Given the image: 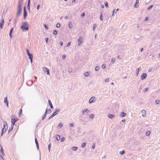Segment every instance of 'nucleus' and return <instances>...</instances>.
Here are the masks:
<instances>
[{"instance_id": "nucleus-1", "label": "nucleus", "mask_w": 160, "mask_h": 160, "mask_svg": "<svg viewBox=\"0 0 160 160\" xmlns=\"http://www.w3.org/2000/svg\"><path fill=\"white\" fill-rule=\"evenodd\" d=\"M23 0L19 1L18 2V6L17 9V13L16 15V17L18 18L19 17L22 12V2Z\"/></svg>"}, {"instance_id": "nucleus-2", "label": "nucleus", "mask_w": 160, "mask_h": 160, "mask_svg": "<svg viewBox=\"0 0 160 160\" xmlns=\"http://www.w3.org/2000/svg\"><path fill=\"white\" fill-rule=\"evenodd\" d=\"M21 29L22 31H26L28 29V24L27 22H24L22 23Z\"/></svg>"}, {"instance_id": "nucleus-3", "label": "nucleus", "mask_w": 160, "mask_h": 160, "mask_svg": "<svg viewBox=\"0 0 160 160\" xmlns=\"http://www.w3.org/2000/svg\"><path fill=\"white\" fill-rule=\"evenodd\" d=\"M18 120V119L16 118L14 115L12 116L11 118V122L12 124V128H13V125L15 124V123Z\"/></svg>"}, {"instance_id": "nucleus-4", "label": "nucleus", "mask_w": 160, "mask_h": 160, "mask_svg": "<svg viewBox=\"0 0 160 160\" xmlns=\"http://www.w3.org/2000/svg\"><path fill=\"white\" fill-rule=\"evenodd\" d=\"M83 39V38L82 37L80 36L79 38L77 39V41L79 42L78 43V46H80L81 45Z\"/></svg>"}, {"instance_id": "nucleus-5", "label": "nucleus", "mask_w": 160, "mask_h": 160, "mask_svg": "<svg viewBox=\"0 0 160 160\" xmlns=\"http://www.w3.org/2000/svg\"><path fill=\"white\" fill-rule=\"evenodd\" d=\"M4 127L2 128V132L1 135L2 136L3 134L6 132L8 129V126H5V125H3Z\"/></svg>"}, {"instance_id": "nucleus-6", "label": "nucleus", "mask_w": 160, "mask_h": 160, "mask_svg": "<svg viewBox=\"0 0 160 160\" xmlns=\"http://www.w3.org/2000/svg\"><path fill=\"white\" fill-rule=\"evenodd\" d=\"M27 16V13L26 10V7H24L23 8V18L24 19H25Z\"/></svg>"}, {"instance_id": "nucleus-7", "label": "nucleus", "mask_w": 160, "mask_h": 160, "mask_svg": "<svg viewBox=\"0 0 160 160\" xmlns=\"http://www.w3.org/2000/svg\"><path fill=\"white\" fill-rule=\"evenodd\" d=\"M147 77V74L146 73H143L141 76V79L142 80L145 79Z\"/></svg>"}, {"instance_id": "nucleus-8", "label": "nucleus", "mask_w": 160, "mask_h": 160, "mask_svg": "<svg viewBox=\"0 0 160 160\" xmlns=\"http://www.w3.org/2000/svg\"><path fill=\"white\" fill-rule=\"evenodd\" d=\"M43 71L45 72H47V74L48 75H50L49 70L48 68L45 67H43Z\"/></svg>"}, {"instance_id": "nucleus-9", "label": "nucleus", "mask_w": 160, "mask_h": 160, "mask_svg": "<svg viewBox=\"0 0 160 160\" xmlns=\"http://www.w3.org/2000/svg\"><path fill=\"white\" fill-rule=\"evenodd\" d=\"M59 110H56L55 112H54L53 113L50 117L49 119L51 118H52L53 117L56 115L58 112Z\"/></svg>"}, {"instance_id": "nucleus-10", "label": "nucleus", "mask_w": 160, "mask_h": 160, "mask_svg": "<svg viewBox=\"0 0 160 160\" xmlns=\"http://www.w3.org/2000/svg\"><path fill=\"white\" fill-rule=\"evenodd\" d=\"M95 98L94 97H92L91 98L89 101V102L90 103H93L94 102L95 100Z\"/></svg>"}, {"instance_id": "nucleus-11", "label": "nucleus", "mask_w": 160, "mask_h": 160, "mask_svg": "<svg viewBox=\"0 0 160 160\" xmlns=\"http://www.w3.org/2000/svg\"><path fill=\"white\" fill-rule=\"evenodd\" d=\"M0 151L2 155H4V153L2 145L0 144Z\"/></svg>"}, {"instance_id": "nucleus-12", "label": "nucleus", "mask_w": 160, "mask_h": 160, "mask_svg": "<svg viewBox=\"0 0 160 160\" xmlns=\"http://www.w3.org/2000/svg\"><path fill=\"white\" fill-rule=\"evenodd\" d=\"M13 28H12L10 30L9 34L11 38H12V33L13 31Z\"/></svg>"}, {"instance_id": "nucleus-13", "label": "nucleus", "mask_w": 160, "mask_h": 160, "mask_svg": "<svg viewBox=\"0 0 160 160\" xmlns=\"http://www.w3.org/2000/svg\"><path fill=\"white\" fill-rule=\"evenodd\" d=\"M89 111L88 110V109H84L82 110V114H84L85 112H88Z\"/></svg>"}, {"instance_id": "nucleus-14", "label": "nucleus", "mask_w": 160, "mask_h": 160, "mask_svg": "<svg viewBox=\"0 0 160 160\" xmlns=\"http://www.w3.org/2000/svg\"><path fill=\"white\" fill-rule=\"evenodd\" d=\"M4 102L6 104L7 107H8V102L7 100V97H6L4 99Z\"/></svg>"}, {"instance_id": "nucleus-15", "label": "nucleus", "mask_w": 160, "mask_h": 160, "mask_svg": "<svg viewBox=\"0 0 160 160\" xmlns=\"http://www.w3.org/2000/svg\"><path fill=\"white\" fill-rule=\"evenodd\" d=\"M121 77L123 78H126L127 77L126 74L125 73H122L121 75Z\"/></svg>"}, {"instance_id": "nucleus-16", "label": "nucleus", "mask_w": 160, "mask_h": 160, "mask_svg": "<svg viewBox=\"0 0 160 160\" xmlns=\"http://www.w3.org/2000/svg\"><path fill=\"white\" fill-rule=\"evenodd\" d=\"M146 111L145 110H143L142 112V115L143 117H145L146 114Z\"/></svg>"}, {"instance_id": "nucleus-17", "label": "nucleus", "mask_w": 160, "mask_h": 160, "mask_svg": "<svg viewBox=\"0 0 160 160\" xmlns=\"http://www.w3.org/2000/svg\"><path fill=\"white\" fill-rule=\"evenodd\" d=\"M126 115V114L124 112H122L120 114V116L121 117H124Z\"/></svg>"}, {"instance_id": "nucleus-18", "label": "nucleus", "mask_w": 160, "mask_h": 160, "mask_svg": "<svg viewBox=\"0 0 160 160\" xmlns=\"http://www.w3.org/2000/svg\"><path fill=\"white\" fill-rule=\"evenodd\" d=\"M48 103H49V104L51 108H53L52 105V103L51 101L49 100H48Z\"/></svg>"}, {"instance_id": "nucleus-19", "label": "nucleus", "mask_w": 160, "mask_h": 160, "mask_svg": "<svg viewBox=\"0 0 160 160\" xmlns=\"http://www.w3.org/2000/svg\"><path fill=\"white\" fill-rule=\"evenodd\" d=\"M28 56L29 57V58L31 59V58H33V55L32 53H30L28 54Z\"/></svg>"}, {"instance_id": "nucleus-20", "label": "nucleus", "mask_w": 160, "mask_h": 160, "mask_svg": "<svg viewBox=\"0 0 160 160\" xmlns=\"http://www.w3.org/2000/svg\"><path fill=\"white\" fill-rule=\"evenodd\" d=\"M60 136L58 135H56V138L57 140L58 141L60 139Z\"/></svg>"}, {"instance_id": "nucleus-21", "label": "nucleus", "mask_w": 160, "mask_h": 160, "mask_svg": "<svg viewBox=\"0 0 160 160\" xmlns=\"http://www.w3.org/2000/svg\"><path fill=\"white\" fill-rule=\"evenodd\" d=\"M69 28L70 29H71L72 27V25L71 22H70L68 24Z\"/></svg>"}, {"instance_id": "nucleus-22", "label": "nucleus", "mask_w": 160, "mask_h": 160, "mask_svg": "<svg viewBox=\"0 0 160 160\" xmlns=\"http://www.w3.org/2000/svg\"><path fill=\"white\" fill-rule=\"evenodd\" d=\"M108 117L110 118H112L114 117V115L112 114H109L108 115Z\"/></svg>"}, {"instance_id": "nucleus-23", "label": "nucleus", "mask_w": 160, "mask_h": 160, "mask_svg": "<svg viewBox=\"0 0 160 160\" xmlns=\"http://www.w3.org/2000/svg\"><path fill=\"white\" fill-rule=\"evenodd\" d=\"M84 76L87 77L89 75V72H86L84 73Z\"/></svg>"}, {"instance_id": "nucleus-24", "label": "nucleus", "mask_w": 160, "mask_h": 160, "mask_svg": "<svg viewBox=\"0 0 160 160\" xmlns=\"http://www.w3.org/2000/svg\"><path fill=\"white\" fill-rule=\"evenodd\" d=\"M35 142H36V144L37 145V147L38 148V147H39L38 143L37 141V139L36 138L35 139Z\"/></svg>"}, {"instance_id": "nucleus-25", "label": "nucleus", "mask_w": 160, "mask_h": 160, "mask_svg": "<svg viewBox=\"0 0 160 160\" xmlns=\"http://www.w3.org/2000/svg\"><path fill=\"white\" fill-rule=\"evenodd\" d=\"M58 33V31L56 30H53V34L54 35H56Z\"/></svg>"}, {"instance_id": "nucleus-26", "label": "nucleus", "mask_w": 160, "mask_h": 160, "mask_svg": "<svg viewBox=\"0 0 160 160\" xmlns=\"http://www.w3.org/2000/svg\"><path fill=\"white\" fill-rule=\"evenodd\" d=\"M61 24L60 23H58L56 25V27L58 28H59L60 27Z\"/></svg>"}, {"instance_id": "nucleus-27", "label": "nucleus", "mask_w": 160, "mask_h": 160, "mask_svg": "<svg viewBox=\"0 0 160 160\" xmlns=\"http://www.w3.org/2000/svg\"><path fill=\"white\" fill-rule=\"evenodd\" d=\"M99 69V67L98 66H97L95 68V70L96 71H98Z\"/></svg>"}, {"instance_id": "nucleus-28", "label": "nucleus", "mask_w": 160, "mask_h": 160, "mask_svg": "<svg viewBox=\"0 0 160 160\" xmlns=\"http://www.w3.org/2000/svg\"><path fill=\"white\" fill-rule=\"evenodd\" d=\"M151 133V132L150 131H148V132H147L146 133V134L147 136H148L149 135H150V134Z\"/></svg>"}, {"instance_id": "nucleus-29", "label": "nucleus", "mask_w": 160, "mask_h": 160, "mask_svg": "<svg viewBox=\"0 0 160 160\" xmlns=\"http://www.w3.org/2000/svg\"><path fill=\"white\" fill-rule=\"evenodd\" d=\"M154 5H151L148 8V10H149L151 9L153 7Z\"/></svg>"}, {"instance_id": "nucleus-30", "label": "nucleus", "mask_w": 160, "mask_h": 160, "mask_svg": "<svg viewBox=\"0 0 160 160\" xmlns=\"http://www.w3.org/2000/svg\"><path fill=\"white\" fill-rule=\"evenodd\" d=\"M105 5L106 8H108V4L107 2H105Z\"/></svg>"}, {"instance_id": "nucleus-31", "label": "nucleus", "mask_w": 160, "mask_h": 160, "mask_svg": "<svg viewBox=\"0 0 160 160\" xmlns=\"http://www.w3.org/2000/svg\"><path fill=\"white\" fill-rule=\"evenodd\" d=\"M115 59L114 58H112V63H114L115 62Z\"/></svg>"}, {"instance_id": "nucleus-32", "label": "nucleus", "mask_w": 160, "mask_h": 160, "mask_svg": "<svg viewBox=\"0 0 160 160\" xmlns=\"http://www.w3.org/2000/svg\"><path fill=\"white\" fill-rule=\"evenodd\" d=\"M72 149L73 150L75 151V150H76L77 149V147H72Z\"/></svg>"}, {"instance_id": "nucleus-33", "label": "nucleus", "mask_w": 160, "mask_h": 160, "mask_svg": "<svg viewBox=\"0 0 160 160\" xmlns=\"http://www.w3.org/2000/svg\"><path fill=\"white\" fill-rule=\"evenodd\" d=\"M93 31H94L95 30V28L96 27H97V25L96 24H94V25H93Z\"/></svg>"}, {"instance_id": "nucleus-34", "label": "nucleus", "mask_w": 160, "mask_h": 160, "mask_svg": "<svg viewBox=\"0 0 160 160\" xmlns=\"http://www.w3.org/2000/svg\"><path fill=\"white\" fill-rule=\"evenodd\" d=\"M156 102L157 104H159L160 102V101L159 100H157L156 101Z\"/></svg>"}, {"instance_id": "nucleus-35", "label": "nucleus", "mask_w": 160, "mask_h": 160, "mask_svg": "<svg viewBox=\"0 0 160 160\" xmlns=\"http://www.w3.org/2000/svg\"><path fill=\"white\" fill-rule=\"evenodd\" d=\"M100 19L101 20H103V18H102V13H101V14L100 15Z\"/></svg>"}, {"instance_id": "nucleus-36", "label": "nucleus", "mask_w": 160, "mask_h": 160, "mask_svg": "<svg viewBox=\"0 0 160 160\" xmlns=\"http://www.w3.org/2000/svg\"><path fill=\"white\" fill-rule=\"evenodd\" d=\"M124 153H125V152H124V151H120L119 152L120 154L121 155L123 154Z\"/></svg>"}, {"instance_id": "nucleus-37", "label": "nucleus", "mask_w": 160, "mask_h": 160, "mask_svg": "<svg viewBox=\"0 0 160 160\" xmlns=\"http://www.w3.org/2000/svg\"><path fill=\"white\" fill-rule=\"evenodd\" d=\"M106 65L105 64H102V68H103V69H104L106 67Z\"/></svg>"}, {"instance_id": "nucleus-38", "label": "nucleus", "mask_w": 160, "mask_h": 160, "mask_svg": "<svg viewBox=\"0 0 160 160\" xmlns=\"http://www.w3.org/2000/svg\"><path fill=\"white\" fill-rule=\"evenodd\" d=\"M86 143H83L82 145V147L83 148H84L86 146Z\"/></svg>"}, {"instance_id": "nucleus-39", "label": "nucleus", "mask_w": 160, "mask_h": 160, "mask_svg": "<svg viewBox=\"0 0 160 160\" xmlns=\"http://www.w3.org/2000/svg\"><path fill=\"white\" fill-rule=\"evenodd\" d=\"M27 8L28 9V10L30 11V4H28L27 5Z\"/></svg>"}, {"instance_id": "nucleus-40", "label": "nucleus", "mask_w": 160, "mask_h": 160, "mask_svg": "<svg viewBox=\"0 0 160 160\" xmlns=\"http://www.w3.org/2000/svg\"><path fill=\"white\" fill-rule=\"evenodd\" d=\"M117 12V11H115V9H114L113 12H112V16H113V14H114L115 13H116V12Z\"/></svg>"}, {"instance_id": "nucleus-41", "label": "nucleus", "mask_w": 160, "mask_h": 160, "mask_svg": "<svg viewBox=\"0 0 160 160\" xmlns=\"http://www.w3.org/2000/svg\"><path fill=\"white\" fill-rule=\"evenodd\" d=\"M3 26V24L0 23V28H2Z\"/></svg>"}, {"instance_id": "nucleus-42", "label": "nucleus", "mask_w": 160, "mask_h": 160, "mask_svg": "<svg viewBox=\"0 0 160 160\" xmlns=\"http://www.w3.org/2000/svg\"><path fill=\"white\" fill-rule=\"evenodd\" d=\"M65 139V138L64 137H62L61 140V142H63L64 141Z\"/></svg>"}, {"instance_id": "nucleus-43", "label": "nucleus", "mask_w": 160, "mask_h": 160, "mask_svg": "<svg viewBox=\"0 0 160 160\" xmlns=\"http://www.w3.org/2000/svg\"><path fill=\"white\" fill-rule=\"evenodd\" d=\"M44 26L45 28L46 29H48V26L47 25L44 24Z\"/></svg>"}, {"instance_id": "nucleus-44", "label": "nucleus", "mask_w": 160, "mask_h": 160, "mask_svg": "<svg viewBox=\"0 0 160 160\" xmlns=\"http://www.w3.org/2000/svg\"><path fill=\"white\" fill-rule=\"evenodd\" d=\"M94 116L93 114H92L90 116V118H94Z\"/></svg>"}, {"instance_id": "nucleus-45", "label": "nucleus", "mask_w": 160, "mask_h": 160, "mask_svg": "<svg viewBox=\"0 0 160 160\" xmlns=\"http://www.w3.org/2000/svg\"><path fill=\"white\" fill-rule=\"evenodd\" d=\"M85 13L84 12H83V13H82V14H81V16L82 17H84L85 16Z\"/></svg>"}, {"instance_id": "nucleus-46", "label": "nucleus", "mask_w": 160, "mask_h": 160, "mask_svg": "<svg viewBox=\"0 0 160 160\" xmlns=\"http://www.w3.org/2000/svg\"><path fill=\"white\" fill-rule=\"evenodd\" d=\"M45 41L46 42H48V38H45Z\"/></svg>"}, {"instance_id": "nucleus-47", "label": "nucleus", "mask_w": 160, "mask_h": 160, "mask_svg": "<svg viewBox=\"0 0 160 160\" xmlns=\"http://www.w3.org/2000/svg\"><path fill=\"white\" fill-rule=\"evenodd\" d=\"M66 58V56L65 55H63L62 56V58L63 60L64 59Z\"/></svg>"}, {"instance_id": "nucleus-48", "label": "nucleus", "mask_w": 160, "mask_h": 160, "mask_svg": "<svg viewBox=\"0 0 160 160\" xmlns=\"http://www.w3.org/2000/svg\"><path fill=\"white\" fill-rule=\"evenodd\" d=\"M4 19H2L1 21V22L0 23H2V24H4Z\"/></svg>"}, {"instance_id": "nucleus-49", "label": "nucleus", "mask_w": 160, "mask_h": 160, "mask_svg": "<svg viewBox=\"0 0 160 160\" xmlns=\"http://www.w3.org/2000/svg\"><path fill=\"white\" fill-rule=\"evenodd\" d=\"M62 123H60L59 124H58V126L59 127H61L62 126Z\"/></svg>"}, {"instance_id": "nucleus-50", "label": "nucleus", "mask_w": 160, "mask_h": 160, "mask_svg": "<svg viewBox=\"0 0 160 160\" xmlns=\"http://www.w3.org/2000/svg\"><path fill=\"white\" fill-rule=\"evenodd\" d=\"M69 126L71 127H73V124L72 123H70L69 125Z\"/></svg>"}, {"instance_id": "nucleus-51", "label": "nucleus", "mask_w": 160, "mask_h": 160, "mask_svg": "<svg viewBox=\"0 0 160 160\" xmlns=\"http://www.w3.org/2000/svg\"><path fill=\"white\" fill-rule=\"evenodd\" d=\"M40 8V5L38 4V5L37 6V9L38 10Z\"/></svg>"}, {"instance_id": "nucleus-52", "label": "nucleus", "mask_w": 160, "mask_h": 160, "mask_svg": "<svg viewBox=\"0 0 160 160\" xmlns=\"http://www.w3.org/2000/svg\"><path fill=\"white\" fill-rule=\"evenodd\" d=\"M47 109L45 113L43 115L44 116H46V115L47 114Z\"/></svg>"}, {"instance_id": "nucleus-53", "label": "nucleus", "mask_w": 160, "mask_h": 160, "mask_svg": "<svg viewBox=\"0 0 160 160\" xmlns=\"http://www.w3.org/2000/svg\"><path fill=\"white\" fill-rule=\"evenodd\" d=\"M26 51L28 54L30 53V52H29V50L28 49H26Z\"/></svg>"}, {"instance_id": "nucleus-54", "label": "nucleus", "mask_w": 160, "mask_h": 160, "mask_svg": "<svg viewBox=\"0 0 160 160\" xmlns=\"http://www.w3.org/2000/svg\"><path fill=\"white\" fill-rule=\"evenodd\" d=\"M22 109H21L20 111V112H19V115L20 116L22 113Z\"/></svg>"}, {"instance_id": "nucleus-55", "label": "nucleus", "mask_w": 160, "mask_h": 160, "mask_svg": "<svg viewBox=\"0 0 160 160\" xmlns=\"http://www.w3.org/2000/svg\"><path fill=\"white\" fill-rule=\"evenodd\" d=\"M105 81L106 82H107L109 81V78H107L105 79Z\"/></svg>"}, {"instance_id": "nucleus-56", "label": "nucleus", "mask_w": 160, "mask_h": 160, "mask_svg": "<svg viewBox=\"0 0 160 160\" xmlns=\"http://www.w3.org/2000/svg\"><path fill=\"white\" fill-rule=\"evenodd\" d=\"M70 44H71L70 42H68L67 44V46H69L70 45Z\"/></svg>"}, {"instance_id": "nucleus-57", "label": "nucleus", "mask_w": 160, "mask_h": 160, "mask_svg": "<svg viewBox=\"0 0 160 160\" xmlns=\"http://www.w3.org/2000/svg\"><path fill=\"white\" fill-rule=\"evenodd\" d=\"M137 4H136V3H135L134 5V7L135 8H137L138 7H137Z\"/></svg>"}, {"instance_id": "nucleus-58", "label": "nucleus", "mask_w": 160, "mask_h": 160, "mask_svg": "<svg viewBox=\"0 0 160 160\" xmlns=\"http://www.w3.org/2000/svg\"><path fill=\"white\" fill-rule=\"evenodd\" d=\"M45 117H46L45 116L43 115V116H42V120H43L45 118Z\"/></svg>"}, {"instance_id": "nucleus-59", "label": "nucleus", "mask_w": 160, "mask_h": 160, "mask_svg": "<svg viewBox=\"0 0 160 160\" xmlns=\"http://www.w3.org/2000/svg\"><path fill=\"white\" fill-rule=\"evenodd\" d=\"M136 75L138 76L139 73V72H138V71H136Z\"/></svg>"}, {"instance_id": "nucleus-60", "label": "nucleus", "mask_w": 160, "mask_h": 160, "mask_svg": "<svg viewBox=\"0 0 160 160\" xmlns=\"http://www.w3.org/2000/svg\"><path fill=\"white\" fill-rule=\"evenodd\" d=\"M50 147H51V145L50 144H49L48 145V149H49V151H50Z\"/></svg>"}, {"instance_id": "nucleus-61", "label": "nucleus", "mask_w": 160, "mask_h": 160, "mask_svg": "<svg viewBox=\"0 0 160 160\" xmlns=\"http://www.w3.org/2000/svg\"><path fill=\"white\" fill-rule=\"evenodd\" d=\"M30 60V62L31 63H32V59L33 58H31V59H29Z\"/></svg>"}, {"instance_id": "nucleus-62", "label": "nucleus", "mask_w": 160, "mask_h": 160, "mask_svg": "<svg viewBox=\"0 0 160 160\" xmlns=\"http://www.w3.org/2000/svg\"><path fill=\"white\" fill-rule=\"evenodd\" d=\"M140 68H139L136 69V71H138V72H139V71L140 70Z\"/></svg>"}, {"instance_id": "nucleus-63", "label": "nucleus", "mask_w": 160, "mask_h": 160, "mask_svg": "<svg viewBox=\"0 0 160 160\" xmlns=\"http://www.w3.org/2000/svg\"><path fill=\"white\" fill-rule=\"evenodd\" d=\"M59 44H60L61 45V46H62L63 45V42H59Z\"/></svg>"}, {"instance_id": "nucleus-64", "label": "nucleus", "mask_w": 160, "mask_h": 160, "mask_svg": "<svg viewBox=\"0 0 160 160\" xmlns=\"http://www.w3.org/2000/svg\"><path fill=\"white\" fill-rule=\"evenodd\" d=\"M148 17H146L145 18V21H147L148 20Z\"/></svg>"}]
</instances>
